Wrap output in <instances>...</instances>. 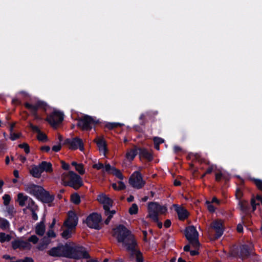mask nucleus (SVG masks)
Segmentation results:
<instances>
[{"label":"nucleus","mask_w":262,"mask_h":262,"mask_svg":"<svg viewBox=\"0 0 262 262\" xmlns=\"http://www.w3.org/2000/svg\"><path fill=\"white\" fill-rule=\"evenodd\" d=\"M113 236L117 242L122 243L126 251L130 252V258L136 256L137 262H144V257L141 252L136 248L138 246L135 235L124 225L120 224L113 229Z\"/></svg>","instance_id":"nucleus-1"},{"label":"nucleus","mask_w":262,"mask_h":262,"mask_svg":"<svg viewBox=\"0 0 262 262\" xmlns=\"http://www.w3.org/2000/svg\"><path fill=\"white\" fill-rule=\"evenodd\" d=\"M61 180L66 186H69L75 189H78L83 185L80 176L73 171H70L68 173H63Z\"/></svg>","instance_id":"nucleus-2"},{"label":"nucleus","mask_w":262,"mask_h":262,"mask_svg":"<svg viewBox=\"0 0 262 262\" xmlns=\"http://www.w3.org/2000/svg\"><path fill=\"white\" fill-rule=\"evenodd\" d=\"M70 244L58 243L56 247H52L48 251V254L52 257H66L69 258Z\"/></svg>","instance_id":"nucleus-3"},{"label":"nucleus","mask_w":262,"mask_h":262,"mask_svg":"<svg viewBox=\"0 0 262 262\" xmlns=\"http://www.w3.org/2000/svg\"><path fill=\"white\" fill-rule=\"evenodd\" d=\"M252 248L247 244H243L239 248L236 247L231 250V255L235 258H239L242 260L248 258L252 254Z\"/></svg>","instance_id":"nucleus-4"},{"label":"nucleus","mask_w":262,"mask_h":262,"mask_svg":"<svg viewBox=\"0 0 262 262\" xmlns=\"http://www.w3.org/2000/svg\"><path fill=\"white\" fill-rule=\"evenodd\" d=\"M77 126L84 131L91 130L95 125L98 123L99 121L88 115H84L77 120Z\"/></svg>","instance_id":"nucleus-5"},{"label":"nucleus","mask_w":262,"mask_h":262,"mask_svg":"<svg viewBox=\"0 0 262 262\" xmlns=\"http://www.w3.org/2000/svg\"><path fill=\"white\" fill-rule=\"evenodd\" d=\"M90 257V255L84 247L79 245L73 246L70 245L69 258L80 259Z\"/></svg>","instance_id":"nucleus-6"},{"label":"nucleus","mask_w":262,"mask_h":262,"mask_svg":"<svg viewBox=\"0 0 262 262\" xmlns=\"http://www.w3.org/2000/svg\"><path fill=\"white\" fill-rule=\"evenodd\" d=\"M185 236L194 248H200L201 244L199 241V233L194 226L187 227L185 230Z\"/></svg>","instance_id":"nucleus-7"},{"label":"nucleus","mask_w":262,"mask_h":262,"mask_svg":"<svg viewBox=\"0 0 262 262\" xmlns=\"http://www.w3.org/2000/svg\"><path fill=\"white\" fill-rule=\"evenodd\" d=\"M25 107L29 110L32 115L36 118H38V115L37 111L39 109L42 110L44 112H46L49 105L45 101L39 100L37 101L35 104H32L28 102H26L24 104Z\"/></svg>","instance_id":"nucleus-8"},{"label":"nucleus","mask_w":262,"mask_h":262,"mask_svg":"<svg viewBox=\"0 0 262 262\" xmlns=\"http://www.w3.org/2000/svg\"><path fill=\"white\" fill-rule=\"evenodd\" d=\"M101 220L102 217L100 214L93 212L87 216L85 223L90 228L100 230L101 227L99 223Z\"/></svg>","instance_id":"nucleus-9"},{"label":"nucleus","mask_w":262,"mask_h":262,"mask_svg":"<svg viewBox=\"0 0 262 262\" xmlns=\"http://www.w3.org/2000/svg\"><path fill=\"white\" fill-rule=\"evenodd\" d=\"M64 144L69 145V148L72 150L79 149L81 151H83L84 150L83 141L78 137L66 139Z\"/></svg>","instance_id":"nucleus-10"},{"label":"nucleus","mask_w":262,"mask_h":262,"mask_svg":"<svg viewBox=\"0 0 262 262\" xmlns=\"http://www.w3.org/2000/svg\"><path fill=\"white\" fill-rule=\"evenodd\" d=\"M63 114L58 111H54L46 119L49 123L54 128H56L63 120Z\"/></svg>","instance_id":"nucleus-11"},{"label":"nucleus","mask_w":262,"mask_h":262,"mask_svg":"<svg viewBox=\"0 0 262 262\" xmlns=\"http://www.w3.org/2000/svg\"><path fill=\"white\" fill-rule=\"evenodd\" d=\"M129 183L132 187L138 189L142 188L145 184L141 173L137 171H135L130 177Z\"/></svg>","instance_id":"nucleus-12"},{"label":"nucleus","mask_w":262,"mask_h":262,"mask_svg":"<svg viewBox=\"0 0 262 262\" xmlns=\"http://www.w3.org/2000/svg\"><path fill=\"white\" fill-rule=\"evenodd\" d=\"M210 227L215 232L214 237L216 239L220 238L225 231L224 221L221 219H217L212 221L210 224Z\"/></svg>","instance_id":"nucleus-13"},{"label":"nucleus","mask_w":262,"mask_h":262,"mask_svg":"<svg viewBox=\"0 0 262 262\" xmlns=\"http://www.w3.org/2000/svg\"><path fill=\"white\" fill-rule=\"evenodd\" d=\"M68 217L64 222L63 226L69 228H75L78 222V217L76 213L73 211L68 212Z\"/></svg>","instance_id":"nucleus-14"},{"label":"nucleus","mask_w":262,"mask_h":262,"mask_svg":"<svg viewBox=\"0 0 262 262\" xmlns=\"http://www.w3.org/2000/svg\"><path fill=\"white\" fill-rule=\"evenodd\" d=\"M42 187V186L33 183H29L25 185V190L37 199Z\"/></svg>","instance_id":"nucleus-15"},{"label":"nucleus","mask_w":262,"mask_h":262,"mask_svg":"<svg viewBox=\"0 0 262 262\" xmlns=\"http://www.w3.org/2000/svg\"><path fill=\"white\" fill-rule=\"evenodd\" d=\"M40 192L37 198V199L40 200L43 203H51L55 199V196L53 194H50L48 191L46 190L42 187Z\"/></svg>","instance_id":"nucleus-16"},{"label":"nucleus","mask_w":262,"mask_h":262,"mask_svg":"<svg viewBox=\"0 0 262 262\" xmlns=\"http://www.w3.org/2000/svg\"><path fill=\"white\" fill-rule=\"evenodd\" d=\"M97 201L103 204V208L104 210H108V207H112L113 201L104 193H101L97 196Z\"/></svg>","instance_id":"nucleus-17"},{"label":"nucleus","mask_w":262,"mask_h":262,"mask_svg":"<svg viewBox=\"0 0 262 262\" xmlns=\"http://www.w3.org/2000/svg\"><path fill=\"white\" fill-rule=\"evenodd\" d=\"M173 206L180 221H184L188 217L189 213L184 207L178 204H173Z\"/></svg>","instance_id":"nucleus-18"},{"label":"nucleus","mask_w":262,"mask_h":262,"mask_svg":"<svg viewBox=\"0 0 262 262\" xmlns=\"http://www.w3.org/2000/svg\"><path fill=\"white\" fill-rule=\"evenodd\" d=\"M30 246L31 245L29 242L24 241L16 239L12 242V247L14 250L17 249H29L30 248Z\"/></svg>","instance_id":"nucleus-19"},{"label":"nucleus","mask_w":262,"mask_h":262,"mask_svg":"<svg viewBox=\"0 0 262 262\" xmlns=\"http://www.w3.org/2000/svg\"><path fill=\"white\" fill-rule=\"evenodd\" d=\"M138 154L140 158H144L149 162H151L153 160L152 153L145 148L138 147Z\"/></svg>","instance_id":"nucleus-20"},{"label":"nucleus","mask_w":262,"mask_h":262,"mask_svg":"<svg viewBox=\"0 0 262 262\" xmlns=\"http://www.w3.org/2000/svg\"><path fill=\"white\" fill-rule=\"evenodd\" d=\"M45 216L44 215L41 218V221L36 224L35 227V233L39 236H42L46 230V227L45 225Z\"/></svg>","instance_id":"nucleus-21"},{"label":"nucleus","mask_w":262,"mask_h":262,"mask_svg":"<svg viewBox=\"0 0 262 262\" xmlns=\"http://www.w3.org/2000/svg\"><path fill=\"white\" fill-rule=\"evenodd\" d=\"M39 165L42 173L44 171L47 173H51L53 171L52 164L50 162L43 161L39 164Z\"/></svg>","instance_id":"nucleus-22"},{"label":"nucleus","mask_w":262,"mask_h":262,"mask_svg":"<svg viewBox=\"0 0 262 262\" xmlns=\"http://www.w3.org/2000/svg\"><path fill=\"white\" fill-rule=\"evenodd\" d=\"M39 164L38 165H33L31 169L30 170V174L35 178H40L41 176L42 172L40 169Z\"/></svg>","instance_id":"nucleus-23"},{"label":"nucleus","mask_w":262,"mask_h":262,"mask_svg":"<svg viewBox=\"0 0 262 262\" xmlns=\"http://www.w3.org/2000/svg\"><path fill=\"white\" fill-rule=\"evenodd\" d=\"M138 154V147L135 146L134 148L129 150L126 154V158L129 161H133Z\"/></svg>","instance_id":"nucleus-24"},{"label":"nucleus","mask_w":262,"mask_h":262,"mask_svg":"<svg viewBox=\"0 0 262 262\" xmlns=\"http://www.w3.org/2000/svg\"><path fill=\"white\" fill-rule=\"evenodd\" d=\"M29 196L24 195L23 193H19L17 194V201L18 202L19 205L21 207L24 206L27 202L28 201Z\"/></svg>","instance_id":"nucleus-25"},{"label":"nucleus","mask_w":262,"mask_h":262,"mask_svg":"<svg viewBox=\"0 0 262 262\" xmlns=\"http://www.w3.org/2000/svg\"><path fill=\"white\" fill-rule=\"evenodd\" d=\"M97 145L99 148V149L101 151H103L104 154L106 152L107 145L106 143L103 139H99L96 142Z\"/></svg>","instance_id":"nucleus-26"},{"label":"nucleus","mask_w":262,"mask_h":262,"mask_svg":"<svg viewBox=\"0 0 262 262\" xmlns=\"http://www.w3.org/2000/svg\"><path fill=\"white\" fill-rule=\"evenodd\" d=\"M10 226L9 221L4 218H0V228L3 230H6L9 229Z\"/></svg>","instance_id":"nucleus-27"},{"label":"nucleus","mask_w":262,"mask_h":262,"mask_svg":"<svg viewBox=\"0 0 262 262\" xmlns=\"http://www.w3.org/2000/svg\"><path fill=\"white\" fill-rule=\"evenodd\" d=\"M123 124L116 122H107L105 125V127L109 130H112L118 127H121Z\"/></svg>","instance_id":"nucleus-28"},{"label":"nucleus","mask_w":262,"mask_h":262,"mask_svg":"<svg viewBox=\"0 0 262 262\" xmlns=\"http://www.w3.org/2000/svg\"><path fill=\"white\" fill-rule=\"evenodd\" d=\"M27 208L29 209L30 211L31 210V209H38V206L35 204V202L30 197H29L28 201L27 202Z\"/></svg>","instance_id":"nucleus-29"},{"label":"nucleus","mask_w":262,"mask_h":262,"mask_svg":"<svg viewBox=\"0 0 262 262\" xmlns=\"http://www.w3.org/2000/svg\"><path fill=\"white\" fill-rule=\"evenodd\" d=\"M75 228H67V229L64 230L62 233H61V236L62 238L68 239L72 237V231L73 230L75 229Z\"/></svg>","instance_id":"nucleus-30"},{"label":"nucleus","mask_w":262,"mask_h":262,"mask_svg":"<svg viewBox=\"0 0 262 262\" xmlns=\"http://www.w3.org/2000/svg\"><path fill=\"white\" fill-rule=\"evenodd\" d=\"M6 206V211L8 214L9 218L12 219L16 213V211L15 210L13 205H8V206Z\"/></svg>","instance_id":"nucleus-31"},{"label":"nucleus","mask_w":262,"mask_h":262,"mask_svg":"<svg viewBox=\"0 0 262 262\" xmlns=\"http://www.w3.org/2000/svg\"><path fill=\"white\" fill-rule=\"evenodd\" d=\"M159 204L157 202H151L148 203V212H157L158 207Z\"/></svg>","instance_id":"nucleus-32"},{"label":"nucleus","mask_w":262,"mask_h":262,"mask_svg":"<svg viewBox=\"0 0 262 262\" xmlns=\"http://www.w3.org/2000/svg\"><path fill=\"white\" fill-rule=\"evenodd\" d=\"M71 201L74 204L78 205L81 202L80 197L77 193H74L71 195Z\"/></svg>","instance_id":"nucleus-33"},{"label":"nucleus","mask_w":262,"mask_h":262,"mask_svg":"<svg viewBox=\"0 0 262 262\" xmlns=\"http://www.w3.org/2000/svg\"><path fill=\"white\" fill-rule=\"evenodd\" d=\"M251 180L254 183L257 189L262 191V180L254 178H251Z\"/></svg>","instance_id":"nucleus-34"},{"label":"nucleus","mask_w":262,"mask_h":262,"mask_svg":"<svg viewBox=\"0 0 262 262\" xmlns=\"http://www.w3.org/2000/svg\"><path fill=\"white\" fill-rule=\"evenodd\" d=\"M13 127H14L13 125L11 126V127H10L11 132H12ZM20 136H21L20 133H15L11 132L10 134V139L12 141H14V140H16L18 139V138H19Z\"/></svg>","instance_id":"nucleus-35"},{"label":"nucleus","mask_w":262,"mask_h":262,"mask_svg":"<svg viewBox=\"0 0 262 262\" xmlns=\"http://www.w3.org/2000/svg\"><path fill=\"white\" fill-rule=\"evenodd\" d=\"M138 205L135 203L133 204L128 210L129 213L130 215H134V214H136L138 213Z\"/></svg>","instance_id":"nucleus-36"},{"label":"nucleus","mask_w":262,"mask_h":262,"mask_svg":"<svg viewBox=\"0 0 262 262\" xmlns=\"http://www.w3.org/2000/svg\"><path fill=\"white\" fill-rule=\"evenodd\" d=\"M112 174L116 176L117 178L121 180H122L124 179V176L121 171L116 168H114V171Z\"/></svg>","instance_id":"nucleus-37"},{"label":"nucleus","mask_w":262,"mask_h":262,"mask_svg":"<svg viewBox=\"0 0 262 262\" xmlns=\"http://www.w3.org/2000/svg\"><path fill=\"white\" fill-rule=\"evenodd\" d=\"M158 113L157 111L149 112L146 113L145 115H144V114L141 115L140 119H143L145 117H146L150 119L152 116L157 115Z\"/></svg>","instance_id":"nucleus-38"},{"label":"nucleus","mask_w":262,"mask_h":262,"mask_svg":"<svg viewBox=\"0 0 262 262\" xmlns=\"http://www.w3.org/2000/svg\"><path fill=\"white\" fill-rule=\"evenodd\" d=\"M11 239L10 235L6 234L4 232L0 233V242L3 243L6 241H9Z\"/></svg>","instance_id":"nucleus-39"},{"label":"nucleus","mask_w":262,"mask_h":262,"mask_svg":"<svg viewBox=\"0 0 262 262\" xmlns=\"http://www.w3.org/2000/svg\"><path fill=\"white\" fill-rule=\"evenodd\" d=\"M104 169L103 170V171H105L108 174H112L114 168L116 167L114 166H112L109 163L106 164L105 166H104Z\"/></svg>","instance_id":"nucleus-40"},{"label":"nucleus","mask_w":262,"mask_h":262,"mask_svg":"<svg viewBox=\"0 0 262 262\" xmlns=\"http://www.w3.org/2000/svg\"><path fill=\"white\" fill-rule=\"evenodd\" d=\"M18 147L21 149H24V151L26 154H28L30 152V146L27 143H23L22 144H19L18 145Z\"/></svg>","instance_id":"nucleus-41"},{"label":"nucleus","mask_w":262,"mask_h":262,"mask_svg":"<svg viewBox=\"0 0 262 262\" xmlns=\"http://www.w3.org/2000/svg\"><path fill=\"white\" fill-rule=\"evenodd\" d=\"M148 213H149L148 215H149V217L151 218L154 222L158 221L159 217H158V214L157 213V212L153 211V212H148Z\"/></svg>","instance_id":"nucleus-42"},{"label":"nucleus","mask_w":262,"mask_h":262,"mask_svg":"<svg viewBox=\"0 0 262 262\" xmlns=\"http://www.w3.org/2000/svg\"><path fill=\"white\" fill-rule=\"evenodd\" d=\"M37 138L40 141H45L47 140L48 137L45 134L40 132L38 134Z\"/></svg>","instance_id":"nucleus-43"},{"label":"nucleus","mask_w":262,"mask_h":262,"mask_svg":"<svg viewBox=\"0 0 262 262\" xmlns=\"http://www.w3.org/2000/svg\"><path fill=\"white\" fill-rule=\"evenodd\" d=\"M239 205L241 210L243 211H247L249 208V206L247 202H245V203H244L243 202L240 201L239 202Z\"/></svg>","instance_id":"nucleus-44"},{"label":"nucleus","mask_w":262,"mask_h":262,"mask_svg":"<svg viewBox=\"0 0 262 262\" xmlns=\"http://www.w3.org/2000/svg\"><path fill=\"white\" fill-rule=\"evenodd\" d=\"M3 199L4 200V204L5 206H8L9 205L11 201V196L9 194H5L3 196Z\"/></svg>","instance_id":"nucleus-45"},{"label":"nucleus","mask_w":262,"mask_h":262,"mask_svg":"<svg viewBox=\"0 0 262 262\" xmlns=\"http://www.w3.org/2000/svg\"><path fill=\"white\" fill-rule=\"evenodd\" d=\"M167 209L166 207H165L164 206H162L159 204V205L158 207L157 213L158 214L159 213H160L162 214H165L167 212Z\"/></svg>","instance_id":"nucleus-46"},{"label":"nucleus","mask_w":262,"mask_h":262,"mask_svg":"<svg viewBox=\"0 0 262 262\" xmlns=\"http://www.w3.org/2000/svg\"><path fill=\"white\" fill-rule=\"evenodd\" d=\"M75 169L80 174H83L85 172V170L82 164H79Z\"/></svg>","instance_id":"nucleus-47"},{"label":"nucleus","mask_w":262,"mask_h":262,"mask_svg":"<svg viewBox=\"0 0 262 262\" xmlns=\"http://www.w3.org/2000/svg\"><path fill=\"white\" fill-rule=\"evenodd\" d=\"M207 165H209V167L207 168L206 171H205V174H210L212 173L213 170L216 168V166L215 165H214L213 164H210V163L208 162L207 163Z\"/></svg>","instance_id":"nucleus-48"},{"label":"nucleus","mask_w":262,"mask_h":262,"mask_svg":"<svg viewBox=\"0 0 262 262\" xmlns=\"http://www.w3.org/2000/svg\"><path fill=\"white\" fill-rule=\"evenodd\" d=\"M154 144H161L164 142V140L159 137H155L153 139Z\"/></svg>","instance_id":"nucleus-49"},{"label":"nucleus","mask_w":262,"mask_h":262,"mask_svg":"<svg viewBox=\"0 0 262 262\" xmlns=\"http://www.w3.org/2000/svg\"><path fill=\"white\" fill-rule=\"evenodd\" d=\"M28 241L32 242L33 244H36L38 241V238L35 235H31L29 238Z\"/></svg>","instance_id":"nucleus-50"},{"label":"nucleus","mask_w":262,"mask_h":262,"mask_svg":"<svg viewBox=\"0 0 262 262\" xmlns=\"http://www.w3.org/2000/svg\"><path fill=\"white\" fill-rule=\"evenodd\" d=\"M30 127L33 132L37 133V134L41 132L39 128L37 126L34 125L32 123L30 124Z\"/></svg>","instance_id":"nucleus-51"},{"label":"nucleus","mask_w":262,"mask_h":262,"mask_svg":"<svg viewBox=\"0 0 262 262\" xmlns=\"http://www.w3.org/2000/svg\"><path fill=\"white\" fill-rule=\"evenodd\" d=\"M111 207H108V210H104V213H105V215H112V217H113L114 214H115L116 212V211L115 210H110V208Z\"/></svg>","instance_id":"nucleus-52"},{"label":"nucleus","mask_w":262,"mask_h":262,"mask_svg":"<svg viewBox=\"0 0 262 262\" xmlns=\"http://www.w3.org/2000/svg\"><path fill=\"white\" fill-rule=\"evenodd\" d=\"M93 168L97 170H100L101 169L104 168V165L102 163L99 162L98 163L94 164L93 165Z\"/></svg>","instance_id":"nucleus-53"},{"label":"nucleus","mask_w":262,"mask_h":262,"mask_svg":"<svg viewBox=\"0 0 262 262\" xmlns=\"http://www.w3.org/2000/svg\"><path fill=\"white\" fill-rule=\"evenodd\" d=\"M206 203L208 204L207 206L208 211L211 213L214 212L215 210V207L213 205L210 204V203L208 201H207Z\"/></svg>","instance_id":"nucleus-54"},{"label":"nucleus","mask_w":262,"mask_h":262,"mask_svg":"<svg viewBox=\"0 0 262 262\" xmlns=\"http://www.w3.org/2000/svg\"><path fill=\"white\" fill-rule=\"evenodd\" d=\"M243 192L242 191V190L239 189V188H237L236 189V193H235V196H236V199H237L238 200H240L242 197L243 196Z\"/></svg>","instance_id":"nucleus-55"},{"label":"nucleus","mask_w":262,"mask_h":262,"mask_svg":"<svg viewBox=\"0 0 262 262\" xmlns=\"http://www.w3.org/2000/svg\"><path fill=\"white\" fill-rule=\"evenodd\" d=\"M47 234L49 238H54L56 237V234L52 229H49L47 232Z\"/></svg>","instance_id":"nucleus-56"},{"label":"nucleus","mask_w":262,"mask_h":262,"mask_svg":"<svg viewBox=\"0 0 262 262\" xmlns=\"http://www.w3.org/2000/svg\"><path fill=\"white\" fill-rule=\"evenodd\" d=\"M223 177V174L221 172L216 173L215 174V181L217 182H220L221 180L222 179Z\"/></svg>","instance_id":"nucleus-57"},{"label":"nucleus","mask_w":262,"mask_h":262,"mask_svg":"<svg viewBox=\"0 0 262 262\" xmlns=\"http://www.w3.org/2000/svg\"><path fill=\"white\" fill-rule=\"evenodd\" d=\"M118 190H124L126 188V186H125V185L124 184V183L121 181H120L118 182Z\"/></svg>","instance_id":"nucleus-58"},{"label":"nucleus","mask_w":262,"mask_h":262,"mask_svg":"<svg viewBox=\"0 0 262 262\" xmlns=\"http://www.w3.org/2000/svg\"><path fill=\"white\" fill-rule=\"evenodd\" d=\"M41 242L43 243L44 245L47 246L51 242V241L48 237L45 236L43 237Z\"/></svg>","instance_id":"nucleus-59"},{"label":"nucleus","mask_w":262,"mask_h":262,"mask_svg":"<svg viewBox=\"0 0 262 262\" xmlns=\"http://www.w3.org/2000/svg\"><path fill=\"white\" fill-rule=\"evenodd\" d=\"M61 148V144L58 145H55L52 147V150L55 152H58Z\"/></svg>","instance_id":"nucleus-60"},{"label":"nucleus","mask_w":262,"mask_h":262,"mask_svg":"<svg viewBox=\"0 0 262 262\" xmlns=\"http://www.w3.org/2000/svg\"><path fill=\"white\" fill-rule=\"evenodd\" d=\"M36 210L31 209V211L32 213V218L34 221H37L38 220V215L37 213L35 212Z\"/></svg>","instance_id":"nucleus-61"},{"label":"nucleus","mask_w":262,"mask_h":262,"mask_svg":"<svg viewBox=\"0 0 262 262\" xmlns=\"http://www.w3.org/2000/svg\"><path fill=\"white\" fill-rule=\"evenodd\" d=\"M61 164H62V168L64 169V170H68L70 168V165L69 164L66 163L65 162H64L63 161H61Z\"/></svg>","instance_id":"nucleus-62"},{"label":"nucleus","mask_w":262,"mask_h":262,"mask_svg":"<svg viewBox=\"0 0 262 262\" xmlns=\"http://www.w3.org/2000/svg\"><path fill=\"white\" fill-rule=\"evenodd\" d=\"M40 150L42 151H45L46 152H48L50 150V147L49 146H41L40 148Z\"/></svg>","instance_id":"nucleus-63"},{"label":"nucleus","mask_w":262,"mask_h":262,"mask_svg":"<svg viewBox=\"0 0 262 262\" xmlns=\"http://www.w3.org/2000/svg\"><path fill=\"white\" fill-rule=\"evenodd\" d=\"M46 247L47 246L44 245L42 242H40L37 246V249L40 251H42L46 248Z\"/></svg>","instance_id":"nucleus-64"}]
</instances>
